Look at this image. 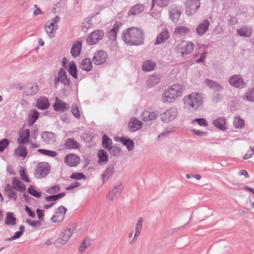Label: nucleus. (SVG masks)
<instances>
[{"label": "nucleus", "instance_id": "1", "mask_svg": "<svg viewBox=\"0 0 254 254\" xmlns=\"http://www.w3.org/2000/svg\"><path fill=\"white\" fill-rule=\"evenodd\" d=\"M122 38L128 45H140L143 43L144 34L141 29L132 27L124 31Z\"/></svg>", "mask_w": 254, "mask_h": 254}, {"label": "nucleus", "instance_id": "2", "mask_svg": "<svg viewBox=\"0 0 254 254\" xmlns=\"http://www.w3.org/2000/svg\"><path fill=\"white\" fill-rule=\"evenodd\" d=\"M185 87L179 84H174L164 90L162 100L164 103H173L177 99L182 96Z\"/></svg>", "mask_w": 254, "mask_h": 254}, {"label": "nucleus", "instance_id": "3", "mask_svg": "<svg viewBox=\"0 0 254 254\" xmlns=\"http://www.w3.org/2000/svg\"><path fill=\"white\" fill-rule=\"evenodd\" d=\"M203 97L200 93H192L186 96L183 99L184 107L190 109L196 110L203 104Z\"/></svg>", "mask_w": 254, "mask_h": 254}, {"label": "nucleus", "instance_id": "4", "mask_svg": "<svg viewBox=\"0 0 254 254\" xmlns=\"http://www.w3.org/2000/svg\"><path fill=\"white\" fill-rule=\"evenodd\" d=\"M194 45L192 43L189 41H184L178 44L175 50L177 53H180L182 57L190 54L193 51Z\"/></svg>", "mask_w": 254, "mask_h": 254}, {"label": "nucleus", "instance_id": "5", "mask_svg": "<svg viewBox=\"0 0 254 254\" xmlns=\"http://www.w3.org/2000/svg\"><path fill=\"white\" fill-rule=\"evenodd\" d=\"M50 171V166L48 163H39L36 167L35 177L38 179L43 178L49 173Z\"/></svg>", "mask_w": 254, "mask_h": 254}, {"label": "nucleus", "instance_id": "6", "mask_svg": "<svg viewBox=\"0 0 254 254\" xmlns=\"http://www.w3.org/2000/svg\"><path fill=\"white\" fill-rule=\"evenodd\" d=\"M178 115V109L175 107H172L160 115L162 122L168 123L174 120Z\"/></svg>", "mask_w": 254, "mask_h": 254}, {"label": "nucleus", "instance_id": "7", "mask_svg": "<svg viewBox=\"0 0 254 254\" xmlns=\"http://www.w3.org/2000/svg\"><path fill=\"white\" fill-rule=\"evenodd\" d=\"M200 5L199 0H187L185 11L187 15H192L195 13Z\"/></svg>", "mask_w": 254, "mask_h": 254}, {"label": "nucleus", "instance_id": "8", "mask_svg": "<svg viewBox=\"0 0 254 254\" xmlns=\"http://www.w3.org/2000/svg\"><path fill=\"white\" fill-rule=\"evenodd\" d=\"M104 35V32L103 30H96L88 35L86 39V42L89 45L95 44L102 39Z\"/></svg>", "mask_w": 254, "mask_h": 254}, {"label": "nucleus", "instance_id": "9", "mask_svg": "<svg viewBox=\"0 0 254 254\" xmlns=\"http://www.w3.org/2000/svg\"><path fill=\"white\" fill-rule=\"evenodd\" d=\"M228 82L231 86L238 88H243L246 85L242 76L239 74L231 76L228 79Z\"/></svg>", "mask_w": 254, "mask_h": 254}, {"label": "nucleus", "instance_id": "10", "mask_svg": "<svg viewBox=\"0 0 254 254\" xmlns=\"http://www.w3.org/2000/svg\"><path fill=\"white\" fill-rule=\"evenodd\" d=\"M124 190V187L121 182H117L113 187L112 190L107 195V198L109 200H113L115 197L120 195Z\"/></svg>", "mask_w": 254, "mask_h": 254}, {"label": "nucleus", "instance_id": "11", "mask_svg": "<svg viewBox=\"0 0 254 254\" xmlns=\"http://www.w3.org/2000/svg\"><path fill=\"white\" fill-rule=\"evenodd\" d=\"M64 163L70 167L77 166L80 162V158L75 154H67L64 158Z\"/></svg>", "mask_w": 254, "mask_h": 254}, {"label": "nucleus", "instance_id": "12", "mask_svg": "<svg viewBox=\"0 0 254 254\" xmlns=\"http://www.w3.org/2000/svg\"><path fill=\"white\" fill-rule=\"evenodd\" d=\"M69 105L58 98H56L55 103L53 105V109L57 112H65L69 108Z\"/></svg>", "mask_w": 254, "mask_h": 254}, {"label": "nucleus", "instance_id": "13", "mask_svg": "<svg viewBox=\"0 0 254 254\" xmlns=\"http://www.w3.org/2000/svg\"><path fill=\"white\" fill-rule=\"evenodd\" d=\"M39 90L37 83L34 82L27 83L24 86V93L27 96L35 95Z\"/></svg>", "mask_w": 254, "mask_h": 254}, {"label": "nucleus", "instance_id": "14", "mask_svg": "<svg viewBox=\"0 0 254 254\" xmlns=\"http://www.w3.org/2000/svg\"><path fill=\"white\" fill-rule=\"evenodd\" d=\"M106 53L103 51H100L94 54L92 62L94 64L99 65L106 62Z\"/></svg>", "mask_w": 254, "mask_h": 254}, {"label": "nucleus", "instance_id": "15", "mask_svg": "<svg viewBox=\"0 0 254 254\" xmlns=\"http://www.w3.org/2000/svg\"><path fill=\"white\" fill-rule=\"evenodd\" d=\"M169 18L173 22H176L180 18L181 12L176 5H173L169 7Z\"/></svg>", "mask_w": 254, "mask_h": 254}, {"label": "nucleus", "instance_id": "16", "mask_svg": "<svg viewBox=\"0 0 254 254\" xmlns=\"http://www.w3.org/2000/svg\"><path fill=\"white\" fill-rule=\"evenodd\" d=\"M30 130L29 129H25L19 132V137L17 142L20 144H28L29 142Z\"/></svg>", "mask_w": 254, "mask_h": 254}, {"label": "nucleus", "instance_id": "17", "mask_svg": "<svg viewBox=\"0 0 254 254\" xmlns=\"http://www.w3.org/2000/svg\"><path fill=\"white\" fill-rule=\"evenodd\" d=\"M41 137L46 143L49 144H53L56 140L55 134L49 131H44L42 132Z\"/></svg>", "mask_w": 254, "mask_h": 254}, {"label": "nucleus", "instance_id": "18", "mask_svg": "<svg viewBox=\"0 0 254 254\" xmlns=\"http://www.w3.org/2000/svg\"><path fill=\"white\" fill-rule=\"evenodd\" d=\"M209 22L207 19H204L197 26L196 31L198 35H204L208 30Z\"/></svg>", "mask_w": 254, "mask_h": 254}, {"label": "nucleus", "instance_id": "19", "mask_svg": "<svg viewBox=\"0 0 254 254\" xmlns=\"http://www.w3.org/2000/svg\"><path fill=\"white\" fill-rule=\"evenodd\" d=\"M36 106L40 110L47 109L50 106L48 99L45 97H40L36 100Z\"/></svg>", "mask_w": 254, "mask_h": 254}, {"label": "nucleus", "instance_id": "20", "mask_svg": "<svg viewBox=\"0 0 254 254\" xmlns=\"http://www.w3.org/2000/svg\"><path fill=\"white\" fill-rule=\"evenodd\" d=\"M142 126V123L138 120L133 118H131L128 124L129 130L131 132H134L139 129Z\"/></svg>", "mask_w": 254, "mask_h": 254}, {"label": "nucleus", "instance_id": "21", "mask_svg": "<svg viewBox=\"0 0 254 254\" xmlns=\"http://www.w3.org/2000/svg\"><path fill=\"white\" fill-rule=\"evenodd\" d=\"M158 116V112H150L144 111L141 114V119L145 122L154 120Z\"/></svg>", "mask_w": 254, "mask_h": 254}, {"label": "nucleus", "instance_id": "22", "mask_svg": "<svg viewBox=\"0 0 254 254\" xmlns=\"http://www.w3.org/2000/svg\"><path fill=\"white\" fill-rule=\"evenodd\" d=\"M253 32L252 28L248 26H243L237 30V34L241 37H249Z\"/></svg>", "mask_w": 254, "mask_h": 254}, {"label": "nucleus", "instance_id": "23", "mask_svg": "<svg viewBox=\"0 0 254 254\" xmlns=\"http://www.w3.org/2000/svg\"><path fill=\"white\" fill-rule=\"evenodd\" d=\"M64 147L69 149H76L80 148L79 143L73 138L67 139L64 143Z\"/></svg>", "mask_w": 254, "mask_h": 254}, {"label": "nucleus", "instance_id": "24", "mask_svg": "<svg viewBox=\"0 0 254 254\" xmlns=\"http://www.w3.org/2000/svg\"><path fill=\"white\" fill-rule=\"evenodd\" d=\"M82 47L81 42L78 41L73 43L71 48L70 53L74 57H77L80 54Z\"/></svg>", "mask_w": 254, "mask_h": 254}, {"label": "nucleus", "instance_id": "25", "mask_svg": "<svg viewBox=\"0 0 254 254\" xmlns=\"http://www.w3.org/2000/svg\"><path fill=\"white\" fill-rule=\"evenodd\" d=\"M58 77L60 78L61 82L65 86H69L70 84L69 79L67 78L65 70L64 68L60 69L58 72Z\"/></svg>", "mask_w": 254, "mask_h": 254}, {"label": "nucleus", "instance_id": "26", "mask_svg": "<svg viewBox=\"0 0 254 254\" xmlns=\"http://www.w3.org/2000/svg\"><path fill=\"white\" fill-rule=\"evenodd\" d=\"M213 125L222 130L224 131L226 129V121L224 118L219 117L214 120L213 122Z\"/></svg>", "mask_w": 254, "mask_h": 254}, {"label": "nucleus", "instance_id": "27", "mask_svg": "<svg viewBox=\"0 0 254 254\" xmlns=\"http://www.w3.org/2000/svg\"><path fill=\"white\" fill-rule=\"evenodd\" d=\"M161 76L160 74H153L148 78L147 84L149 87H153L158 84L160 81Z\"/></svg>", "mask_w": 254, "mask_h": 254}, {"label": "nucleus", "instance_id": "28", "mask_svg": "<svg viewBox=\"0 0 254 254\" xmlns=\"http://www.w3.org/2000/svg\"><path fill=\"white\" fill-rule=\"evenodd\" d=\"M21 144L18 145L15 149L14 154L17 157H21L24 158L27 156L28 152L27 148Z\"/></svg>", "mask_w": 254, "mask_h": 254}, {"label": "nucleus", "instance_id": "29", "mask_svg": "<svg viewBox=\"0 0 254 254\" xmlns=\"http://www.w3.org/2000/svg\"><path fill=\"white\" fill-rule=\"evenodd\" d=\"M114 172L115 170L113 166H108L102 175V179L103 183L107 181L108 179L113 175Z\"/></svg>", "mask_w": 254, "mask_h": 254}, {"label": "nucleus", "instance_id": "30", "mask_svg": "<svg viewBox=\"0 0 254 254\" xmlns=\"http://www.w3.org/2000/svg\"><path fill=\"white\" fill-rule=\"evenodd\" d=\"M58 28V25H54L52 23L48 21L46 22L45 26V30L46 33L50 37H53L54 36V31Z\"/></svg>", "mask_w": 254, "mask_h": 254}, {"label": "nucleus", "instance_id": "31", "mask_svg": "<svg viewBox=\"0 0 254 254\" xmlns=\"http://www.w3.org/2000/svg\"><path fill=\"white\" fill-rule=\"evenodd\" d=\"M39 116V113L36 109L31 110L28 116V125H33L38 119Z\"/></svg>", "mask_w": 254, "mask_h": 254}, {"label": "nucleus", "instance_id": "32", "mask_svg": "<svg viewBox=\"0 0 254 254\" xmlns=\"http://www.w3.org/2000/svg\"><path fill=\"white\" fill-rule=\"evenodd\" d=\"M119 141L126 146L128 151H132L134 149V142L131 139L122 137Z\"/></svg>", "mask_w": 254, "mask_h": 254}, {"label": "nucleus", "instance_id": "33", "mask_svg": "<svg viewBox=\"0 0 254 254\" xmlns=\"http://www.w3.org/2000/svg\"><path fill=\"white\" fill-rule=\"evenodd\" d=\"M12 185L13 189H16L17 190L20 192H23L26 190L25 185L22 184L21 181L16 178H14L13 179Z\"/></svg>", "mask_w": 254, "mask_h": 254}, {"label": "nucleus", "instance_id": "34", "mask_svg": "<svg viewBox=\"0 0 254 254\" xmlns=\"http://www.w3.org/2000/svg\"><path fill=\"white\" fill-rule=\"evenodd\" d=\"M143 220L144 219L143 217H139L138 220H137L135 227V234L132 241H135L137 239V237L140 234L141 231L142 230Z\"/></svg>", "mask_w": 254, "mask_h": 254}, {"label": "nucleus", "instance_id": "35", "mask_svg": "<svg viewBox=\"0 0 254 254\" xmlns=\"http://www.w3.org/2000/svg\"><path fill=\"white\" fill-rule=\"evenodd\" d=\"M169 38V33L168 31L165 30L161 32L156 38L155 42V45L163 43Z\"/></svg>", "mask_w": 254, "mask_h": 254}, {"label": "nucleus", "instance_id": "36", "mask_svg": "<svg viewBox=\"0 0 254 254\" xmlns=\"http://www.w3.org/2000/svg\"><path fill=\"white\" fill-rule=\"evenodd\" d=\"M80 67L82 70L87 71H90L92 67V62L90 59L86 58L82 60L80 64Z\"/></svg>", "mask_w": 254, "mask_h": 254}, {"label": "nucleus", "instance_id": "37", "mask_svg": "<svg viewBox=\"0 0 254 254\" xmlns=\"http://www.w3.org/2000/svg\"><path fill=\"white\" fill-rule=\"evenodd\" d=\"M144 9V6L143 4H136L133 6L129 11V15H135L143 11Z\"/></svg>", "mask_w": 254, "mask_h": 254}, {"label": "nucleus", "instance_id": "38", "mask_svg": "<svg viewBox=\"0 0 254 254\" xmlns=\"http://www.w3.org/2000/svg\"><path fill=\"white\" fill-rule=\"evenodd\" d=\"M190 31V29L185 26H178L176 28L174 31V33L176 35L182 36L186 34H188Z\"/></svg>", "mask_w": 254, "mask_h": 254}, {"label": "nucleus", "instance_id": "39", "mask_svg": "<svg viewBox=\"0 0 254 254\" xmlns=\"http://www.w3.org/2000/svg\"><path fill=\"white\" fill-rule=\"evenodd\" d=\"M97 156L99 159L100 164H101V162L106 163L108 162V156L105 150L103 149L99 150L98 151Z\"/></svg>", "mask_w": 254, "mask_h": 254}, {"label": "nucleus", "instance_id": "40", "mask_svg": "<svg viewBox=\"0 0 254 254\" xmlns=\"http://www.w3.org/2000/svg\"><path fill=\"white\" fill-rule=\"evenodd\" d=\"M5 223L7 225H14L16 223V218L11 212H7L5 220Z\"/></svg>", "mask_w": 254, "mask_h": 254}, {"label": "nucleus", "instance_id": "41", "mask_svg": "<svg viewBox=\"0 0 254 254\" xmlns=\"http://www.w3.org/2000/svg\"><path fill=\"white\" fill-rule=\"evenodd\" d=\"M156 64L154 62L147 60L144 62L142 64V69L144 71H149L153 70Z\"/></svg>", "mask_w": 254, "mask_h": 254}, {"label": "nucleus", "instance_id": "42", "mask_svg": "<svg viewBox=\"0 0 254 254\" xmlns=\"http://www.w3.org/2000/svg\"><path fill=\"white\" fill-rule=\"evenodd\" d=\"M171 0H152V8L155 4L160 7L167 6L170 2Z\"/></svg>", "mask_w": 254, "mask_h": 254}, {"label": "nucleus", "instance_id": "43", "mask_svg": "<svg viewBox=\"0 0 254 254\" xmlns=\"http://www.w3.org/2000/svg\"><path fill=\"white\" fill-rule=\"evenodd\" d=\"M112 140L106 134H104L102 137V146L108 150L112 146Z\"/></svg>", "mask_w": 254, "mask_h": 254}, {"label": "nucleus", "instance_id": "44", "mask_svg": "<svg viewBox=\"0 0 254 254\" xmlns=\"http://www.w3.org/2000/svg\"><path fill=\"white\" fill-rule=\"evenodd\" d=\"M68 71L73 78L75 79L77 78V67L76 64L74 62L72 61L69 64V69Z\"/></svg>", "mask_w": 254, "mask_h": 254}, {"label": "nucleus", "instance_id": "45", "mask_svg": "<svg viewBox=\"0 0 254 254\" xmlns=\"http://www.w3.org/2000/svg\"><path fill=\"white\" fill-rule=\"evenodd\" d=\"M73 233V229L71 228H66L63 230L61 235L65 241H68Z\"/></svg>", "mask_w": 254, "mask_h": 254}, {"label": "nucleus", "instance_id": "46", "mask_svg": "<svg viewBox=\"0 0 254 254\" xmlns=\"http://www.w3.org/2000/svg\"><path fill=\"white\" fill-rule=\"evenodd\" d=\"M90 245V241L88 238H85L79 247V251L83 253Z\"/></svg>", "mask_w": 254, "mask_h": 254}, {"label": "nucleus", "instance_id": "47", "mask_svg": "<svg viewBox=\"0 0 254 254\" xmlns=\"http://www.w3.org/2000/svg\"><path fill=\"white\" fill-rule=\"evenodd\" d=\"M233 124L235 127L237 128H241L245 126L244 121L239 117L235 118Z\"/></svg>", "mask_w": 254, "mask_h": 254}, {"label": "nucleus", "instance_id": "48", "mask_svg": "<svg viewBox=\"0 0 254 254\" xmlns=\"http://www.w3.org/2000/svg\"><path fill=\"white\" fill-rule=\"evenodd\" d=\"M38 152L46 156L54 157L57 155V153L54 151L46 150L44 149H39Z\"/></svg>", "mask_w": 254, "mask_h": 254}, {"label": "nucleus", "instance_id": "49", "mask_svg": "<svg viewBox=\"0 0 254 254\" xmlns=\"http://www.w3.org/2000/svg\"><path fill=\"white\" fill-rule=\"evenodd\" d=\"M71 108V112L72 115L77 119H79L81 116L77 105L76 104H72Z\"/></svg>", "mask_w": 254, "mask_h": 254}, {"label": "nucleus", "instance_id": "50", "mask_svg": "<svg viewBox=\"0 0 254 254\" xmlns=\"http://www.w3.org/2000/svg\"><path fill=\"white\" fill-rule=\"evenodd\" d=\"M244 99L251 102H254V88L250 89L247 91Z\"/></svg>", "mask_w": 254, "mask_h": 254}, {"label": "nucleus", "instance_id": "51", "mask_svg": "<svg viewBox=\"0 0 254 254\" xmlns=\"http://www.w3.org/2000/svg\"><path fill=\"white\" fill-rule=\"evenodd\" d=\"M27 192L32 196L37 198H40L41 196V193L37 191L33 186L29 187Z\"/></svg>", "mask_w": 254, "mask_h": 254}, {"label": "nucleus", "instance_id": "52", "mask_svg": "<svg viewBox=\"0 0 254 254\" xmlns=\"http://www.w3.org/2000/svg\"><path fill=\"white\" fill-rule=\"evenodd\" d=\"M64 216L63 214L57 212L56 214L52 217L51 220L53 222H60L64 220Z\"/></svg>", "mask_w": 254, "mask_h": 254}, {"label": "nucleus", "instance_id": "53", "mask_svg": "<svg viewBox=\"0 0 254 254\" xmlns=\"http://www.w3.org/2000/svg\"><path fill=\"white\" fill-rule=\"evenodd\" d=\"M110 153L114 156H118L120 154L122 150L120 148L117 146H111L108 150Z\"/></svg>", "mask_w": 254, "mask_h": 254}, {"label": "nucleus", "instance_id": "54", "mask_svg": "<svg viewBox=\"0 0 254 254\" xmlns=\"http://www.w3.org/2000/svg\"><path fill=\"white\" fill-rule=\"evenodd\" d=\"M67 241H65L62 237L58 238L54 243L57 248H62Z\"/></svg>", "mask_w": 254, "mask_h": 254}, {"label": "nucleus", "instance_id": "55", "mask_svg": "<svg viewBox=\"0 0 254 254\" xmlns=\"http://www.w3.org/2000/svg\"><path fill=\"white\" fill-rule=\"evenodd\" d=\"M9 142L6 138H4L0 140V152L3 151L4 149L9 145Z\"/></svg>", "mask_w": 254, "mask_h": 254}, {"label": "nucleus", "instance_id": "56", "mask_svg": "<svg viewBox=\"0 0 254 254\" xmlns=\"http://www.w3.org/2000/svg\"><path fill=\"white\" fill-rule=\"evenodd\" d=\"M247 209L250 210L254 208V197H249L246 202Z\"/></svg>", "mask_w": 254, "mask_h": 254}, {"label": "nucleus", "instance_id": "57", "mask_svg": "<svg viewBox=\"0 0 254 254\" xmlns=\"http://www.w3.org/2000/svg\"><path fill=\"white\" fill-rule=\"evenodd\" d=\"M223 99V95L219 93H215L212 98V101L217 103L221 101Z\"/></svg>", "mask_w": 254, "mask_h": 254}, {"label": "nucleus", "instance_id": "58", "mask_svg": "<svg viewBox=\"0 0 254 254\" xmlns=\"http://www.w3.org/2000/svg\"><path fill=\"white\" fill-rule=\"evenodd\" d=\"M70 178L74 180H80L86 178V176L82 173H74L70 176Z\"/></svg>", "mask_w": 254, "mask_h": 254}, {"label": "nucleus", "instance_id": "59", "mask_svg": "<svg viewBox=\"0 0 254 254\" xmlns=\"http://www.w3.org/2000/svg\"><path fill=\"white\" fill-rule=\"evenodd\" d=\"M194 122H197L199 125L204 127H206L208 126L207 122L205 119L203 118H198L194 119L193 121V123Z\"/></svg>", "mask_w": 254, "mask_h": 254}, {"label": "nucleus", "instance_id": "60", "mask_svg": "<svg viewBox=\"0 0 254 254\" xmlns=\"http://www.w3.org/2000/svg\"><path fill=\"white\" fill-rule=\"evenodd\" d=\"M60 190V187L59 185H55L47 190L48 193L52 194L55 193Z\"/></svg>", "mask_w": 254, "mask_h": 254}, {"label": "nucleus", "instance_id": "61", "mask_svg": "<svg viewBox=\"0 0 254 254\" xmlns=\"http://www.w3.org/2000/svg\"><path fill=\"white\" fill-rule=\"evenodd\" d=\"M26 222L33 227L37 226L40 227L41 225L40 221H33L30 219H27L26 220Z\"/></svg>", "mask_w": 254, "mask_h": 254}, {"label": "nucleus", "instance_id": "62", "mask_svg": "<svg viewBox=\"0 0 254 254\" xmlns=\"http://www.w3.org/2000/svg\"><path fill=\"white\" fill-rule=\"evenodd\" d=\"M19 173H20V175L21 179L23 181H24L25 182H26L27 183L30 182V180H29L28 178L26 176V175L25 174V170L23 168L20 169Z\"/></svg>", "mask_w": 254, "mask_h": 254}, {"label": "nucleus", "instance_id": "63", "mask_svg": "<svg viewBox=\"0 0 254 254\" xmlns=\"http://www.w3.org/2000/svg\"><path fill=\"white\" fill-rule=\"evenodd\" d=\"M22 232L20 231L16 232L14 235L9 238H7L5 240V241H10L12 240H16L19 238L22 235Z\"/></svg>", "mask_w": 254, "mask_h": 254}, {"label": "nucleus", "instance_id": "64", "mask_svg": "<svg viewBox=\"0 0 254 254\" xmlns=\"http://www.w3.org/2000/svg\"><path fill=\"white\" fill-rule=\"evenodd\" d=\"M204 83L208 87L210 88H213L214 86L216 84L217 82L209 79H205L204 80Z\"/></svg>", "mask_w": 254, "mask_h": 254}]
</instances>
